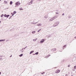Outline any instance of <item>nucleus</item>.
<instances>
[{"instance_id": "1", "label": "nucleus", "mask_w": 76, "mask_h": 76, "mask_svg": "<svg viewBox=\"0 0 76 76\" xmlns=\"http://www.w3.org/2000/svg\"><path fill=\"white\" fill-rule=\"evenodd\" d=\"M15 4L16 5V6H15V7H17L19 6V5H20V3L19 2H16L15 3Z\"/></svg>"}, {"instance_id": "2", "label": "nucleus", "mask_w": 76, "mask_h": 76, "mask_svg": "<svg viewBox=\"0 0 76 76\" xmlns=\"http://www.w3.org/2000/svg\"><path fill=\"white\" fill-rule=\"evenodd\" d=\"M57 18V16H54V17L50 19V21H52V20H54V19H56V18Z\"/></svg>"}, {"instance_id": "3", "label": "nucleus", "mask_w": 76, "mask_h": 76, "mask_svg": "<svg viewBox=\"0 0 76 76\" xmlns=\"http://www.w3.org/2000/svg\"><path fill=\"white\" fill-rule=\"evenodd\" d=\"M58 25V22H56L55 24L53 25V26H56Z\"/></svg>"}, {"instance_id": "4", "label": "nucleus", "mask_w": 76, "mask_h": 76, "mask_svg": "<svg viewBox=\"0 0 76 76\" xmlns=\"http://www.w3.org/2000/svg\"><path fill=\"white\" fill-rule=\"evenodd\" d=\"M60 72V70L58 69L56 70V73H59V72Z\"/></svg>"}, {"instance_id": "5", "label": "nucleus", "mask_w": 76, "mask_h": 76, "mask_svg": "<svg viewBox=\"0 0 76 76\" xmlns=\"http://www.w3.org/2000/svg\"><path fill=\"white\" fill-rule=\"evenodd\" d=\"M32 1H31L30 2L28 3V4L30 5V4H32Z\"/></svg>"}, {"instance_id": "6", "label": "nucleus", "mask_w": 76, "mask_h": 76, "mask_svg": "<svg viewBox=\"0 0 76 76\" xmlns=\"http://www.w3.org/2000/svg\"><path fill=\"white\" fill-rule=\"evenodd\" d=\"M44 39H42L41 41H40V42L41 43H42V42H44Z\"/></svg>"}, {"instance_id": "7", "label": "nucleus", "mask_w": 76, "mask_h": 76, "mask_svg": "<svg viewBox=\"0 0 76 76\" xmlns=\"http://www.w3.org/2000/svg\"><path fill=\"white\" fill-rule=\"evenodd\" d=\"M16 12L15 11H14L13 12V15H12V16H13V15H14V14H16Z\"/></svg>"}, {"instance_id": "8", "label": "nucleus", "mask_w": 76, "mask_h": 76, "mask_svg": "<svg viewBox=\"0 0 76 76\" xmlns=\"http://www.w3.org/2000/svg\"><path fill=\"white\" fill-rule=\"evenodd\" d=\"M5 41V39L0 40V42H1L2 41Z\"/></svg>"}, {"instance_id": "9", "label": "nucleus", "mask_w": 76, "mask_h": 76, "mask_svg": "<svg viewBox=\"0 0 76 76\" xmlns=\"http://www.w3.org/2000/svg\"><path fill=\"white\" fill-rule=\"evenodd\" d=\"M53 51H56V48H54V49H52Z\"/></svg>"}, {"instance_id": "10", "label": "nucleus", "mask_w": 76, "mask_h": 76, "mask_svg": "<svg viewBox=\"0 0 76 76\" xmlns=\"http://www.w3.org/2000/svg\"><path fill=\"white\" fill-rule=\"evenodd\" d=\"M41 25H42L41 24V23H40L37 24L38 26H41Z\"/></svg>"}, {"instance_id": "11", "label": "nucleus", "mask_w": 76, "mask_h": 76, "mask_svg": "<svg viewBox=\"0 0 76 76\" xmlns=\"http://www.w3.org/2000/svg\"><path fill=\"white\" fill-rule=\"evenodd\" d=\"M34 50H33L32 51H31L30 53V54H32V53H34Z\"/></svg>"}, {"instance_id": "12", "label": "nucleus", "mask_w": 76, "mask_h": 76, "mask_svg": "<svg viewBox=\"0 0 76 76\" xmlns=\"http://www.w3.org/2000/svg\"><path fill=\"white\" fill-rule=\"evenodd\" d=\"M20 10H23V8H19Z\"/></svg>"}, {"instance_id": "13", "label": "nucleus", "mask_w": 76, "mask_h": 76, "mask_svg": "<svg viewBox=\"0 0 76 76\" xmlns=\"http://www.w3.org/2000/svg\"><path fill=\"white\" fill-rule=\"evenodd\" d=\"M35 32H36L35 31H32V33L33 34H35Z\"/></svg>"}, {"instance_id": "14", "label": "nucleus", "mask_w": 76, "mask_h": 76, "mask_svg": "<svg viewBox=\"0 0 76 76\" xmlns=\"http://www.w3.org/2000/svg\"><path fill=\"white\" fill-rule=\"evenodd\" d=\"M23 56V54H22L21 55H19L20 57H22Z\"/></svg>"}, {"instance_id": "15", "label": "nucleus", "mask_w": 76, "mask_h": 76, "mask_svg": "<svg viewBox=\"0 0 76 76\" xmlns=\"http://www.w3.org/2000/svg\"><path fill=\"white\" fill-rule=\"evenodd\" d=\"M12 3H13V2H12V1H11L10 2V4H12Z\"/></svg>"}, {"instance_id": "16", "label": "nucleus", "mask_w": 76, "mask_h": 76, "mask_svg": "<svg viewBox=\"0 0 76 76\" xmlns=\"http://www.w3.org/2000/svg\"><path fill=\"white\" fill-rule=\"evenodd\" d=\"M4 4H6V3H7V1H4Z\"/></svg>"}, {"instance_id": "17", "label": "nucleus", "mask_w": 76, "mask_h": 76, "mask_svg": "<svg viewBox=\"0 0 76 76\" xmlns=\"http://www.w3.org/2000/svg\"><path fill=\"white\" fill-rule=\"evenodd\" d=\"M35 54H36V55H38V52H37L36 53H35Z\"/></svg>"}, {"instance_id": "18", "label": "nucleus", "mask_w": 76, "mask_h": 76, "mask_svg": "<svg viewBox=\"0 0 76 76\" xmlns=\"http://www.w3.org/2000/svg\"><path fill=\"white\" fill-rule=\"evenodd\" d=\"M48 18V16H47V15L45 16V18Z\"/></svg>"}, {"instance_id": "19", "label": "nucleus", "mask_w": 76, "mask_h": 76, "mask_svg": "<svg viewBox=\"0 0 76 76\" xmlns=\"http://www.w3.org/2000/svg\"><path fill=\"white\" fill-rule=\"evenodd\" d=\"M3 16H4V15L3 14H2L1 16V17L2 18V17H3Z\"/></svg>"}, {"instance_id": "20", "label": "nucleus", "mask_w": 76, "mask_h": 76, "mask_svg": "<svg viewBox=\"0 0 76 76\" xmlns=\"http://www.w3.org/2000/svg\"><path fill=\"white\" fill-rule=\"evenodd\" d=\"M9 16V15H7L6 16L7 18H8Z\"/></svg>"}, {"instance_id": "21", "label": "nucleus", "mask_w": 76, "mask_h": 76, "mask_svg": "<svg viewBox=\"0 0 76 76\" xmlns=\"http://www.w3.org/2000/svg\"><path fill=\"white\" fill-rule=\"evenodd\" d=\"M41 30V29H39V30L38 31V32H39V31H40Z\"/></svg>"}, {"instance_id": "22", "label": "nucleus", "mask_w": 76, "mask_h": 76, "mask_svg": "<svg viewBox=\"0 0 76 76\" xmlns=\"http://www.w3.org/2000/svg\"><path fill=\"white\" fill-rule=\"evenodd\" d=\"M4 17H6V16H7L6 14H5V15H4Z\"/></svg>"}, {"instance_id": "23", "label": "nucleus", "mask_w": 76, "mask_h": 76, "mask_svg": "<svg viewBox=\"0 0 76 76\" xmlns=\"http://www.w3.org/2000/svg\"><path fill=\"white\" fill-rule=\"evenodd\" d=\"M74 69H76V66H74Z\"/></svg>"}, {"instance_id": "24", "label": "nucleus", "mask_w": 76, "mask_h": 76, "mask_svg": "<svg viewBox=\"0 0 76 76\" xmlns=\"http://www.w3.org/2000/svg\"><path fill=\"white\" fill-rule=\"evenodd\" d=\"M66 45H65L63 46V47L64 48V47H66Z\"/></svg>"}, {"instance_id": "25", "label": "nucleus", "mask_w": 76, "mask_h": 76, "mask_svg": "<svg viewBox=\"0 0 76 76\" xmlns=\"http://www.w3.org/2000/svg\"><path fill=\"white\" fill-rule=\"evenodd\" d=\"M44 73H45V72H43L42 73H41V74L42 75V74H44Z\"/></svg>"}, {"instance_id": "26", "label": "nucleus", "mask_w": 76, "mask_h": 76, "mask_svg": "<svg viewBox=\"0 0 76 76\" xmlns=\"http://www.w3.org/2000/svg\"><path fill=\"white\" fill-rule=\"evenodd\" d=\"M33 41H36V39L33 40Z\"/></svg>"}, {"instance_id": "27", "label": "nucleus", "mask_w": 76, "mask_h": 76, "mask_svg": "<svg viewBox=\"0 0 76 76\" xmlns=\"http://www.w3.org/2000/svg\"><path fill=\"white\" fill-rule=\"evenodd\" d=\"M56 15H57V14H58V12H56Z\"/></svg>"}, {"instance_id": "28", "label": "nucleus", "mask_w": 76, "mask_h": 76, "mask_svg": "<svg viewBox=\"0 0 76 76\" xmlns=\"http://www.w3.org/2000/svg\"><path fill=\"white\" fill-rule=\"evenodd\" d=\"M64 15V14L63 13L62 14V16H63Z\"/></svg>"}, {"instance_id": "29", "label": "nucleus", "mask_w": 76, "mask_h": 76, "mask_svg": "<svg viewBox=\"0 0 76 76\" xmlns=\"http://www.w3.org/2000/svg\"><path fill=\"white\" fill-rule=\"evenodd\" d=\"M70 65H68V67H70Z\"/></svg>"}, {"instance_id": "30", "label": "nucleus", "mask_w": 76, "mask_h": 76, "mask_svg": "<svg viewBox=\"0 0 76 76\" xmlns=\"http://www.w3.org/2000/svg\"><path fill=\"white\" fill-rule=\"evenodd\" d=\"M12 55H11L10 56V57H12Z\"/></svg>"}, {"instance_id": "31", "label": "nucleus", "mask_w": 76, "mask_h": 76, "mask_svg": "<svg viewBox=\"0 0 76 76\" xmlns=\"http://www.w3.org/2000/svg\"><path fill=\"white\" fill-rule=\"evenodd\" d=\"M11 14H12V15H12L13 13H11Z\"/></svg>"}, {"instance_id": "32", "label": "nucleus", "mask_w": 76, "mask_h": 76, "mask_svg": "<svg viewBox=\"0 0 76 76\" xmlns=\"http://www.w3.org/2000/svg\"><path fill=\"white\" fill-rule=\"evenodd\" d=\"M0 75H1V72H0Z\"/></svg>"}, {"instance_id": "33", "label": "nucleus", "mask_w": 76, "mask_h": 76, "mask_svg": "<svg viewBox=\"0 0 76 76\" xmlns=\"http://www.w3.org/2000/svg\"><path fill=\"white\" fill-rule=\"evenodd\" d=\"M1 23V21H0V23Z\"/></svg>"}, {"instance_id": "34", "label": "nucleus", "mask_w": 76, "mask_h": 76, "mask_svg": "<svg viewBox=\"0 0 76 76\" xmlns=\"http://www.w3.org/2000/svg\"><path fill=\"white\" fill-rule=\"evenodd\" d=\"M34 55H35V54H34Z\"/></svg>"}]
</instances>
